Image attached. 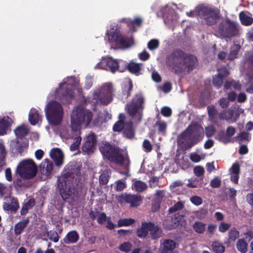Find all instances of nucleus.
Instances as JSON below:
<instances>
[{
	"mask_svg": "<svg viewBox=\"0 0 253 253\" xmlns=\"http://www.w3.org/2000/svg\"><path fill=\"white\" fill-rule=\"evenodd\" d=\"M210 184L212 188H218L221 185V180L216 177L211 180Z\"/></svg>",
	"mask_w": 253,
	"mask_h": 253,
	"instance_id": "obj_62",
	"label": "nucleus"
},
{
	"mask_svg": "<svg viewBox=\"0 0 253 253\" xmlns=\"http://www.w3.org/2000/svg\"><path fill=\"white\" fill-rule=\"evenodd\" d=\"M144 101L145 99L141 92L135 94L131 101L126 105L128 114L131 117L134 116L140 109H144Z\"/></svg>",
	"mask_w": 253,
	"mask_h": 253,
	"instance_id": "obj_11",
	"label": "nucleus"
},
{
	"mask_svg": "<svg viewBox=\"0 0 253 253\" xmlns=\"http://www.w3.org/2000/svg\"><path fill=\"white\" fill-rule=\"evenodd\" d=\"M28 119L31 125L35 126L42 120V116L39 114L37 110L32 109L29 113Z\"/></svg>",
	"mask_w": 253,
	"mask_h": 253,
	"instance_id": "obj_25",
	"label": "nucleus"
},
{
	"mask_svg": "<svg viewBox=\"0 0 253 253\" xmlns=\"http://www.w3.org/2000/svg\"><path fill=\"white\" fill-rule=\"evenodd\" d=\"M149 232L151 239L156 240L160 238L163 235V230L158 225H156L152 222H149Z\"/></svg>",
	"mask_w": 253,
	"mask_h": 253,
	"instance_id": "obj_21",
	"label": "nucleus"
},
{
	"mask_svg": "<svg viewBox=\"0 0 253 253\" xmlns=\"http://www.w3.org/2000/svg\"><path fill=\"white\" fill-rule=\"evenodd\" d=\"M132 88V82L129 79L127 82L124 83L122 89L123 95L125 96L126 98H128L130 95Z\"/></svg>",
	"mask_w": 253,
	"mask_h": 253,
	"instance_id": "obj_33",
	"label": "nucleus"
},
{
	"mask_svg": "<svg viewBox=\"0 0 253 253\" xmlns=\"http://www.w3.org/2000/svg\"><path fill=\"white\" fill-rule=\"evenodd\" d=\"M239 236V232L235 227L231 228L228 232V238L230 241H235Z\"/></svg>",
	"mask_w": 253,
	"mask_h": 253,
	"instance_id": "obj_42",
	"label": "nucleus"
},
{
	"mask_svg": "<svg viewBox=\"0 0 253 253\" xmlns=\"http://www.w3.org/2000/svg\"><path fill=\"white\" fill-rule=\"evenodd\" d=\"M241 46L239 44H234L231 47L230 53L227 57V60L232 61L237 58Z\"/></svg>",
	"mask_w": 253,
	"mask_h": 253,
	"instance_id": "obj_36",
	"label": "nucleus"
},
{
	"mask_svg": "<svg viewBox=\"0 0 253 253\" xmlns=\"http://www.w3.org/2000/svg\"><path fill=\"white\" fill-rule=\"evenodd\" d=\"M9 119V117L6 119L3 118L0 119V135L6 134V131L10 126Z\"/></svg>",
	"mask_w": 253,
	"mask_h": 253,
	"instance_id": "obj_35",
	"label": "nucleus"
},
{
	"mask_svg": "<svg viewBox=\"0 0 253 253\" xmlns=\"http://www.w3.org/2000/svg\"><path fill=\"white\" fill-rule=\"evenodd\" d=\"M184 207L183 204L181 202H178L175 204L172 207L170 208L169 210V212L170 213H174L179 210L182 209Z\"/></svg>",
	"mask_w": 253,
	"mask_h": 253,
	"instance_id": "obj_46",
	"label": "nucleus"
},
{
	"mask_svg": "<svg viewBox=\"0 0 253 253\" xmlns=\"http://www.w3.org/2000/svg\"><path fill=\"white\" fill-rule=\"evenodd\" d=\"M217 137L220 141L222 142L225 144L229 143L231 141L230 138L226 133H224L223 132H219L217 135Z\"/></svg>",
	"mask_w": 253,
	"mask_h": 253,
	"instance_id": "obj_47",
	"label": "nucleus"
},
{
	"mask_svg": "<svg viewBox=\"0 0 253 253\" xmlns=\"http://www.w3.org/2000/svg\"><path fill=\"white\" fill-rule=\"evenodd\" d=\"M196 12L197 15L200 18L203 19L206 24L209 26L216 24L219 18L218 12L211 7L206 6L198 7Z\"/></svg>",
	"mask_w": 253,
	"mask_h": 253,
	"instance_id": "obj_10",
	"label": "nucleus"
},
{
	"mask_svg": "<svg viewBox=\"0 0 253 253\" xmlns=\"http://www.w3.org/2000/svg\"><path fill=\"white\" fill-rule=\"evenodd\" d=\"M53 165L52 163L47 159L41 165V170L43 174L48 176L50 174L53 170Z\"/></svg>",
	"mask_w": 253,
	"mask_h": 253,
	"instance_id": "obj_26",
	"label": "nucleus"
},
{
	"mask_svg": "<svg viewBox=\"0 0 253 253\" xmlns=\"http://www.w3.org/2000/svg\"><path fill=\"white\" fill-rule=\"evenodd\" d=\"M29 223V219L27 218L23 221H19L16 223L14 226L15 234L16 235L21 234Z\"/></svg>",
	"mask_w": 253,
	"mask_h": 253,
	"instance_id": "obj_31",
	"label": "nucleus"
},
{
	"mask_svg": "<svg viewBox=\"0 0 253 253\" xmlns=\"http://www.w3.org/2000/svg\"><path fill=\"white\" fill-rule=\"evenodd\" d=\"M28 142L27 141L20 142L18 139H16L15 152L21 154L24 151V148L28 147Z\"/></svg>",
	"mask_w": 253,
	"mask_h": 253,
	"instance_id": "obj_38",
	"label": "nucleus"
},
{
	"mask_svg": "<svg viewBox=\"0 0 253 253\" xmlns=\"http://www.w3.org/2000/svg\"><path fill=\"white\" fill-rule=\"evenodd\" d=\"M79 238V236L76 231H71L67 233L64 239V242L67 244L76 243Z\"/></svg>",
	"mask_w": 253,
	"mask_h": 253,
	"instance_id": "obj_27",
	"label": "nucleus"
},
{
	"mask_svg": "<svg viewBox=\"0 0 253 253\" xmlns=\"http://www.w3.org/2000/svg\"><path fill=\"white\" fill-rule=\"evenodd\" d=\"M123 134L125 137L128 139H132L135 136V130L132 121L126 122V126L123 130Z\"/></svg>",
	"mask_w": 253,
	"mask_h": 253,
	"instance_id": "obj_23",
	"label": "nucleus"
},
{
	"mask_svg": "<svg viewBox=\"0 0 253 253\" xmlns=\"http://www.w3.org/2000/svg\"><path fill=\"white\" fill-rule=\"evenodd\" d=\"M205 130L206 136L208 137H211L212 136L215 132V129L212 126H210L208 127H206L205 128Z\"/></svg>",
	"mask_w": 253,
	"mask_h": 253,
	"instance_id": "obj_53",
	"label": "nucleus"
},
{
	"mask_svg": "<svg viewBox=\"0 0 253 253\" xmlns=\"http://www.w3.org/2000/svg\"><path fill=\"white\" fill-rule=\"evenodd\" d=\"M50 156L53 160L56 166L60 167L63 165L64 155L60 149L53 148L50 151Z\"/></svg>",
	"mask_w": 253,
	"mask_h": 253,
	"instance_id": "obj_16",
	"label": "nucleus"
},
{
	"mask_svg": "<svg viewBox=\"0 0 253 253\" xmlns=\"http://www.w3.org/2000/svg\"><path fill=\"white\" fill-rule=\"evenodd\" d=\"M134 188L136 191L139 192L144 191L147 187V185L140 180H137L134 184Z\"/></svg>",
	"mask_w": 253,
	"mask_h": 253,
	"instance_id": "obj_43",
	"label": "nucleus"
},
{
	"mask_svg": "<svg viewBox=\"0 0 253 253\" xmlns=\"http://www.w3.org/2000/svg\"><path fill=\"white\" fill-rule=\"evenodd\" d=\"M99 150L102 155L109 161L126 167L129 166L130 162L128 155L124 156L118 147L105 141L102 143Z\"/></svg>",
	"mask_w": 253,
	"mask_h": 253,
	"instance_id": "obj_3",
	"label": "nucleus"
},
{
	"mask_svg": "<svg viewBox=\"0 0 253 253\" xmlns=\"http://www.w3.org/2000/svg\"><path fill=\"white\" fill-rule=\"evenodd\" d=\"M140 65V64L131 62L129 63L125 64V69H128L132 74L138 75L141 69Z\"/></svg>",
	"mask_w": 253,
	"mask_h": 253,
	"instance_id": "obj_30",
	"label": "nucleus"
},
{
	"mask_svg": "<svg viewBox=\"0 0 253 253\" xmlns=\"http://www.w3.org/2000/svg\"><path fill=\"white\" fill-rule=\"evenodd\" d=\"M248 244L244 239H239L237 242L238 250L242 253H245L247 251Z\"/></svg>",
	"mask_w": 253,
	"mask_h": 253,
	"instance_id": "obj_41",
	"label": "nucleus"
},
{
	"mask_svg": "<svg viewBox=\"0 0 253 253\" xmlns=\"http://www.w3.org/2000/svg\"><path fill=\"white\" fill-rule=\"evenodd\" d=\"M156 125L158 126V130L160 132H165L167 128V124L165 122H157Z\"/></svg>",
	"mask_w": 253,
	"mask_h": 253,
	"instance_id": "obj_60",
	"label": "nucleus"
},
{
	"mask_svg": "<svg viewBox=\"0 0 253 253\" xmlns=\"http://www.w3.org/2000/svg\"><path fill=\"white\" fill-rule=\"evenodd\" d=\"M217 32L221 38L230 39L239 34V26L236 22L226 19L219 23Z\"/></svg>",
	"mask_w": 253,
	"mask_h": 253,
	"instance_id": "obj_8",
	"label": "nucleus"
},
{
	"mask_svg": "<svg viewBox=\"0 0 253 253\" xmlns=\"http://www.w3.org/2000/svg\"><path fill=\"white\" fill-rule=\"evenodd\" d=\"M6 154L7 152L4 144L0 143V159L3 160L6 157Z\"/></svg>",
	"mask_w": 253,
	"mask_h": 253,
	"instance_id": "obj_57",
	"label": "nucleus"
},
{
	"mask_svg": "<svg viewBox=\"0 0 253 253\" xmlns=\"http://www.w3.org/2000/svg\"><path fill=\"white\" fill-rule=\"evenodd\" d=\"M149 222H142L140 227L138 228L136 231V235L140 239L145 238L149 233Z\"/></svg>",
	"mask_w": 253,
	"mask_h": 253,
	"instance_id": "obj_22",
	"label": "nucleus"
},
{
	"mask_svg": "<svg viewBox=\"0 0 253 253\" xmlns=\"http://www.w3.org/2000/svg\"><path fill=\"white\" fill-rule=\"evenodd\" d=\"M77 175V168L73 169L72 166L68 165L65 168L61 175L58 178L57 187L63 199L66 200L69 198L70 184Z\"/></svg>",
	"mask_w": 253,
	"mask_h": 253,
	"instance_id": "obj_4",
	"label": "nucleus"
},
{
	"mask_svg": "<svg viewBox=\"0 0 253 253\" xmlns=\"http://www.w3.org/2000/svg\"><path fill=\"white\" fill-rule=\"evenodd\" d=\"M114 91L112 84L106 83L101 87L99 92L95 96L98 98L101 104L107 105L112 101Z\"/></svg>",
	"mask_w": 253,
	"mask_h": 253,
	"instance_id": "obj_13",
	"label": "nucleus"
},
{
	"mask_svg": "<svg viewBox=\"0 0 253 253\" xmlns=\"http://www.w3.org/2000/svg\"><path fill=\"white\" fill-rule=\"evenodd\" d=\"M126 126V123L123 120L117 121L114 125L113 129L114 131H121L124 130Z\"/></svg>",
	"mask_w": 253,
	"mask_h": 253,
	"instance_id": "obj_44",
	"label": "nucleus"
},
{
	"mask_svg": "<svg viewBox=\"0 0 253 253\" xmlns=\"http://www.w3.org/2000/svg\"><path fill=\"white\" fill-rule=\"evenodd\" d=\"M111 171L110 169H106L102 171L99 177V183L101 185H106L111 178Z\"/></svg>",
	"mask_w": 253,
	"mask_h": 253,
	"instance_id": "obj_29",
	"label": "nucleus"
},
{
	"mask_svg": "<svg viewBox=\"0 0 253 253\" xmlns=\"http://www.w3.org/2000/svg\"><path fill=\"white\" fill-rule=\"evenodd\" d=\"M236 137L238 138H240L239 140H241V141H242L243 140L250 141V138L249 136V133L248 132H241L240 134H239L236 136Z\"/></svg>",
	"mask_w": 253,
	"mask_h": 253,
	"instance_id": "obj_61",
	"label": "nucleus"
},
{
	"mask_svg": "<svg viewBox=\"0 0 253 253\" xmlns=\"http://www.w3.org/2000/svg\"><path fill=\"white\" fill-rule=\"evenodd\" d=\"M239 19L241 23L245 26H249L253 23V18L244 11H241L239 13Z\"/></svg>",
	"mask_w": 253,
	"mask_h": 253,
	"instance_id": "obj_28",
	"label": "nucleus"
},
{
	"mask_svg": "<svg viewBox=\"0 0 253 253\" xmlns=\"http://www.w3.org/2000/svg\"><path fill=\"white\" fill-rule=\"evenodd\" d=\"M126 185L125 183L121 180H118L117 182L116 190L117 191H122L126 188Z\"/></svg>",
	"mask_w": 253,
	"mask_h": 253,
	"instance_id": "obj_64",
	"label": "nucleus"
},
{
	"mask_svg": "<svg viewBox=\"0 0 253 253\" xmlns=\"http://www.w3.org/2000/svg\"><path fill=\"white\" fill-rule=\"evenodd\" d=\"M48 237L50 240L53 241L54 242L56 243L59 241V236L56 231L51 230L48 233Z\"/></svg>",
	"mask_w": 253,
	"mask_h": 253,
	"instance_id": "obj_50",
	"label": "nucleus"
},
{
	"mask_svg": "<svg viewBox=\"0 0 253 253\" xmlns=\"http://www.w3.org/2000/svg\"><path fill=\"white\" fill-rule=\"evenodd\" d=\"M230 225L228 223L222 222L218 227V230L221 233L225 232L230 227Z\"/></svg>",
	"mask_w": 253,
	"mask_h": 253,
	"instance_id": "obj_56",
	"label": "nucleus"
},
{
	"mask_svg": "<svg viewBox=\"0 0 253 253\" xmlns=\"http://www.w3.org/2000/svg\"><path fill=\"white\" fill-rule=\"evenodd\" d=\"M135 220L133 218H121L118 221V226L119 227L123 226H128L135 223Z\"/></svg>",
	"mask_w": 253,
	"mask_h": 253,
	"instance_id": "obj_40",
	"label": "nucleus"
},
{
	"mask_svg": "<svg viewBox=\"0 0 253 253\" xmlns=\"http://www.w3.org/2000/svg\"><path fill=\"white\" fill-rule=\"evenodd\" d=\"M191 201L193 204L196 206L201 205L203 202L202 199L200 197L197 196H194L192 197L191 198Z\"/></svg>",
	"mask_w": 253,
	"mask_h": 253,
	"instance_id": "obj_59",
	"label": "nucleus"
},
{
	"mask_svg": "<svg viewBox=\"0 0 253 253\" xmlns=\"http://www.w3.org/2000/svg\"><path fill=\"white\" fill-rule=\"evenodd\" d=\"M218 74L213 77L212 84L217 88H219L223 84V81L229 75V72L226 68L218 69Z\"/></svg>",
	"mask_w": 253,
	"mask_h": 253,
	"instance_id": "obj_14",
	"label": "nucleus"
},
{
	"mask_svg": "<svg viewBox=\"0 0 253 253\" xmlns=\"http://www.w3.org/2000/svg\"><path fill=\"white\" fill-rule=\"evenodd\" d=\"M120 198L123 200L126 203L130 204L131 207H137L140 205L141 201V197L138 195L126 194L124 196H120Z\"/></svg>",
	"mask_w": 253,
	"mask_h": 253,
	"instance_id": "obj_20",
	"label": "nucleus"
},
{
	"mask_svg": "<svg viewBox=\"0 0 253 253\" xmlns=\"http://www.w3.org/2000/svg\"><path fill=\"white\" fill-rule=\"evenodd\" d=\"M212 251L215 253H222L225 251V247L218 241H214L211 245Z\"/></svg>",
	"mask_w": 253,
	"mask_h": 253,
	"instance_id": "obj_39",
	"label": "nucleus"
},
{
	"mask_svg": "<svg viewBox=\"0 0 253 253\" xmlns=\"http://www.w3.org/2000/svg\"><path fill=\"white\" fill-rule=\"evenodd\" d=\"M123 21L126 23L128 26L129 28L130 31H131L132 32H135L136 31V29L135 27V24L131 22V20L130 19H123Z\"/></svg>",
	"mask_w": 253,
	"mask_h": 253,
	"instance_id": "obj_58",
	"label": "nucleus"
},
{
	"mask_svg": "<svg viewBox=\"0 0 253 253\" xmlns=\"http://www.w3.org/2000/svg\"><path fill=\"white\" fill-rule=\"evenodd\" d=\"M159 41L157 39L151 40L147 44V47L150 50H153L158 48L159 46Z\"/></svg>",
	"mask_w": 253,
	"mask_h": 253,
	"instance_id": "obj_45",
	"label": "nucleus"
},
{
	"mask_svg": "<svg viewBox=\"0 0 253 253\" xmlns=\"http://www.w3.org/2000/svg\"><path fill=\"white\" fill-rule=\"evenodd\" d=\"M19 208V204L18 199L14 197H9V203L4 202L3 204V209L5 211H10L15 213Z\"/></svg>",
	"mask_w": 253,
	"mask_h": 253,
	"instance_id": "obj_18",
	"label": "nucleus"
},
{
	"mask_svg": "<svg viewBox=\"0 0 253 253\" xmlns=\"http://www.w3.org/2000/svg\"><path fill=\"white\" fill-rule=\"evenodd\" d=\"M74 91L71 88H66L60 97L61 101L63 104H69L74 98Z\"/></svg>",
	"mask_w": 253,
	"mask_h": 253,
	"instance_id": "obj_24",
	"label": "nucleus"
},
{
	"mask_svg": "<svg viewBox=\"0 0 253 253\" xmlns=\"http://www.w3.org/2000/svg\"><path fill=\"white\" fill-rule=\"evenodd\" d=\"M197 62L196 56L178 48H174L168 52L165 58L168 69L176 75L180 74L186 70L188 72L192 71Z\"/></svg>",
	"mask_w": 253,
	"mask_h": 253,
	"instance_id": "obj_1",
	"label": "nucleus"
},
{
	"mask_svg": "<svg viewBox=\"0 0 253 253\" xmlns=\"http://www.w3.org/2000/svg\"><path fill=\"white\" fill-rule=\"evenodd\" d=\"M230 170L231 173L239 174L240 171V168L239 165L236 163L233 164Z\"/></svg>",
	"mask_w": 253,
	"mask_h": 253,
	"instance_id": "obj_63",
	"label": "nucleus"
},
{
	"mask_svg": "<svg viewBox=\"0 0 253 253\" xmlns=\"http://www.w3.org/2000/svg\"><path fill=\"white\" fill-rule=\"evenodd\" d=\"M45 113L46 119L50 125L57 126L61 123L64 111L59 103L54 100L50 101L46 105Z\"/></svg>",
	"mask_w": 253,
	"mask_h": 253,
	"instance_id": "obj_5",
	"label": "nucleus"
},
{
	"mask_svg": "<svg viewBox=\"0 0 253 253\" xmlns=\"http://www.w3.org/2000/svg\"><path fill=\"white\" fill-rule=\"evenodd\" d=\"M122 62L123 63H124L122 60L118 62L116 60L113 59L112 57H108L106 59H105L102 63H105L106 70H110L112 73H115L117 70H119L121 72L124 71V70L120 69V64Z\"/></svg>",
	"mask_w": 253,
	"mask_h": 253,
	"instance_id": "obj_17",
	"label": "nucleus"
},
{
	"mask_svg": "<svg viewBox=\"0 0 253 253\" xmlns=\"http://www.w3.org/2000/svg\"><path fill=\"white\" fill-rule=\"evenodd\" d=\"M82 138L80 136L76 137L74 139V142L70 146V150L72 151L77 150L81 143Z\"/></svg>",
	"mask_w": 253,
	"mask_h": 253,
	"instance_id": "obj_49",
	"label": "nucleus"
},
{
	"mask_svg": "<svg viewBox=\"0 0 253 253\" xmlns=\"http://www.w3.org/2000/svg\"><path fill=\"white\" fill-rule=\"evenodd\" d=\"M14 132L17 139H21L26 136L29 132V129L24 125L17 127Z\"/></svg>",
	"mask_w": 253,
	"mask_h": 253,
	"instance_id": "obj_32",
	"label": "nucleus"
},
{
	"mask_svg": "<svg viewBox=\"0 0 253 253\" xmlns=\"http://www.w3.org/2000/svg\"><path fill=\"white\" fill-rule=\"evenodd\" d=\"M204 169L202 166H197L194 169V172L198 177L202 176L204 174Z\"/></svg>",
	"mask_w": 253,
	"mask_h": 253,
	"instance_id": "obj_54",
	"label": "nucleus"
},
{
	"mask_svg": "<svg viewBox=\"0 0 253 253\" xmlns=\"http://www.w3.org/2000/svg\"><path fill=\"white\" fill-rule=\"evenodd\" d=\"M93 114L89 110L82 106H78L71 116V126L73 129L77 130L83 125L87 126L92 119Z\"/></svg>",
	"mask_w": 253,
	"mask_h": 253,
	"instance_id": "obj_6",
	"label": "nucleus"
},
{
	"mask_svg": "<svg viewBox=\"0 0 253 253\" xmlns=\"http://www.w3.org/2000/svg\"><path fill=\"white\" fill-rule=\"evenodd\" d=\"M176 245V242L172 240H164L160 248V253H173Z\"/></svg>",
	"mask_w": 253,
	"mask_h": 253,
	"instance_id": "obj_19",
	"label": "nucleus"
},
{
	"mask_svg": "<svg viewBox=\"0 0 253 253\" xmlns=\"http://www.w3.org/2000/svg\"><path fill=\"white\" fill-rule=\"evenodd\" d=\"M143 147L146 152H150L152 150V145L150 142L147 139H145L144 140L143 142Z\"/></svg>",
	"mask_w": 253,
	"mask_h": 253,
	"instance_id": "obj_55",
	"label": "nucleus"
},
{
	"mask_svg": "<svg viewBox=\"0 0 253 253\" xmlns=\"http://www.w3.org/2000/svg\"><path fill=\"white\" fill-rule=\"evenodd\" d=\"M37 166L34 161L31 159L21 161L16 168V172L24 179H30L35 177L37 172Z\"/></svg>",
	"mask_w": 253,
	"mask_h": 253,
	"instance_id": "obj_9",
	"label": "nucleus"
},
{
	"mask_svg": "<svg viewBox=\"0 0 253 253\" xmlns=\"http://www.w3.org/2000/svg\"><path fill=\"white\" fill-rule=\"evenodd\" d=\"M162 115L166 117H169L171 115L172 110L170 108L165 106L161 109Z\"/></svg>",
	"mask_w": 253,
	"mask_h": 253,
	"instance_id": "obj_51",
	"label": "nucleus"
},
{
	"mask_svg": "<svg viewBox=\"0 0 253 253\" xmlns=\"http://www.w3.org/2000/svg\"><path fill=\"white\" fill-rule=\"evenodd\" d=\"M132 245L129 242H124L121 244L119 247V250L122 252H128L131 250Z\"/></svg>",
	"mask_w": 253,
	"mask_h": 253,
	"instance_id": "obj_48",
	"label": "nucleus"
},
{
	"mask_svg": "<svg viewBox=\"0 0 253 253\" xmlns=\"http://www.w3.org/2000/svg\"><path fill=\"white\" fill-rule=\"evenodd\" d=\"M35 201L34 199H31L22 205L20 210V214L21 215H26L28 211L31 209L35 205Z\"/></svg>",
	"mask_w": 253,
	"mask_h": 253,
	"instance_id": "obj_34",
	"label": "nucleus"
},
{
	"mask_svg": "<svg viewBox=\"0 0 253 253\" xmlns=\"http://www.w3.org/2000/svg\"><path fill=\"white\" fill-rule=\"evenodd\" d=\"M204 137L203 127L195 123L190 125L177 137L178 146L183 145L185 150H189L201 142Z\"/></svg>",
	"mask_w": 253,
	"mask_h": 253,
	"instance_id": "obj_2",
	"label": "nucleus"
},
{
	"mask_svg": "<svg viewBox=\"0 0 253 253\" xmlns=\"http://www.w3.org/2000/svg\"><path fill=\"white\" fill-rule=\"evenodd\" d=\"M97 144V138L94 133H92L89 134L86 138L84 143L82 150L84 152L89 153L92 152L94 146Z\"/></svg>",
	"mask_w": 253,
	"mask_h": 253,
	"instance_id": "obj_15",
	"label": "nucleus"
},
{
	"mask_svg": "<svg viewBox=\"0 0 253 253\" xmlns=\"http://www.w3.org/2000/svg\"><path fill=\"white\" fill-rule=\"evenodd\" d=\"M194 230L198 234H203L206 230V224L201 221H195L192 226Z\"/></svg>",
	"mask_w": 253,
	"mask_h": 253,
	"instance_id": "obj_37",
	"label": "nucleus"
},
{
	"mask_svg": "<svg viewBox=\"0 0 253 253\" xmlns=\"http://www.w3.org/2000/svg\"><path fill=\"white\" fill-rule=\"evenodd\" d=\"M219 105L222 109H225L229 105V101L227 98L222 97L218 101Z\"/></svg>",
	"mask_w": 253,
	"mask_h": 253,
	"instance_id": "obj_52",
	"label": "nucleus"
},
{
	"mask_svg": "<svg viewBox=\"0 0 253 253\" xmlns=\"http://www.w3.org/2000/svg\"><path fill=\"white\" fill-rule=\"evenodd\" d=\"M109 33L108 31L106 32V36L108 38L109 42L112 44H115L117 46L122 48H128L129 47L131 44L129 43L128 41L123 36L119 30L116 29Z\"/></svg>",
	"mask_w": 253,
	"mask_h": 253,
	"instance_id": "obj_12",
	"label": "nucleus"
},
{
	"mask_svg": "<svg viewBox=\"0 0 253 253\" xmlns=\"http://www.w3.org/2000/svg\"><path fill=\"white\" fill-rule=\"evenodd\" d=\"M207 111L209 120L213 124L218 125V119L226 121H232L233 122L236 121V119L233 118L234 111L232 109H223L218 113L214 105H209L207 107Z\"/></svg>",
	"mask_w": 253,
	"mask_h": 253,
	"instance_id": "obj_7",
	"label": "nucleus"
}]
</instances>
